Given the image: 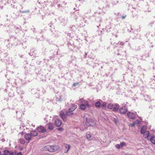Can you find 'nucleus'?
<instances>
[{"mask_svg": "<svg viewBox=\"0 0 155 155\" xmlns=\"http://www.w3.org/2000/svg\"><path fill=\"white\" fill-rule=\"evenodd\" d=\"M62 130V128H58V130Z\"/></svg>", "mask_w": 155, "mask_h": 155, "instance_id": "2f4dec72", "label": "nucleus"}, {"mask_svg": "<svg viewBox=\"0 0 155 155\" xmlns=\"http://www.w3.org/2000/svg\"><path fill=\"white\" fill-rule=\"evenodd\" d=\"M149 134L150 133L148 131H146L145 133L143 134V137L145 138H147V139L149 140V139L148 138V137H149Z\"/></svg>", "mask_w": 155, "mask_h": 155, "instance_id": "f8f14e48", "label": "nucleus"}, {"mask_svg": "<svg viewBox=\"0 0 155 155\" xmlns=\"http://www.w3.org/2000/svg\"><path fill=\"white\" fill-rule=\"evenodd\" d=\"M48 128L50 130H53L54 129V127L53 124L52 123H49L48 124Z\"/></svg>", "mask_w": 155, "mask_h": 155, "instance_id": "f3484780", "label": "nucleus"}, {"mask_svg": "<svg viewBox=\"0 0 155 155\" xmlns=\"http://www.w3.org/2000/svg\"><path fill=\"white\" fill-rule=\"evenodd\" d=\"M115 146L118 149H120L121 148L120 144H116Z\"/></svg>", "mask_w": 155, "mask_h": 155, "instance_id": "5701e85b", "label": "nucleus"}, {"mask_svg": "<svg viewBox=\"0 0 155 155\" xmlns=\"http://www.w3.org/2000/svg\"><path fill=\"white\" fill-rule=\"evenodd\" d=\"M146 127L145 126H143L142 127L141 131L140 133L142 134H143L144 133H145L146 132Z\"/></svg>", "mask_w": 155, "mask_h": 155, "instance_id": "2eb2a0df", "label": "nucleus"}, {"mask_svg": "<svg viewBox=\"0 0 155 155\" xmlns=\"http://www.w3.org/2000/svg\"><path fill=\"white\" fill-rule=\"evenodd\" d=\"M127 115L129 118L132 119H134L135 117V114L133 112H128L127 113Z\"/></svg>", "mask_w": 155, "mask_h": 155, "instance_id": "0eeeda50", "label": "nucleus"}, {"mask_svg": "<svg viewBox=\"0 0 155 155\" xmlns=\"http://www.w3.org/2000/svg\"><path fill=\"white\" fill-rule=\"evenodd\" d=\"M17 113H18V111H16V114H17Z\"/></svg>", "mask_w": 155, "mask_h": 155, "instance_id": "58836bf2", "label": "nucleus"}, {"mask_svg": "<svg viewBox=\"0 0 155 155\" xmlns=\"http://www.w3.org/2000/svg\"><path fill=\"white\" fill-rule=\"evenodd\" d=\"M65 147L66 149L65 150V152L67 153L68 152V150L70 149V145L69 144H66L65 145Z\"/></svg>", "mask_w": 155, "mask_h": 155, "instance_id": "dca6fc26", "label": "nucleus"}, {"mask_svg": "<svg viewBox=\"0 0 155 155\" xmlns=\"http://www.w3.org/2000/svg\"><path fill=\"white\" fill-rule=\"evenodd\" d=\"M137 123L138 124H139V123H140V121H139V120H137Z\"/></svg>", "mask_w": 155, "mask_h": 155, "instance_id": "473e14b6", "label": "nucleus"}, {"mask_svg": "<svg viewBox=\"0 0 155 155\" xmlns=\"http://www.w3.org/2000/svg\"><path fill=\"white\" fill-rule=\"evenodd\" d=\"M84 121L86 123V125L88 126H93L92 125H91V123H92L93 120L91 119L88 120L86 116H84L83 117Z\"/></svg>", "mask_w": 155, "mask_h": 155, "instance_id": "20e7f679", "label": "nucleus"}, {"mask_svg": "<svg viewBox=\"0 0 155 155\" xmlns=\"http://www.w3.org/2000/svg\"><path fill=\"white\" fill-rule=\"evenodd\" d=\"M114 122L115 123H116L117 122V120L116 118H114Z\"/></svg>", "mask_w": 155, "mask_h": 155, "instance_id": "c85d7f7f", "label": "nucleus"}, {"mask_svg": "<svg viewBox=\"0 0 155 155\" xmlns=\"http://www.w3.org/2000/svg\"><path fill=\"white\" fill-rule=\"evenodd\" d=\"M120 146H121V148L123 146H125L126 145L125 143L124 142L121 143H120Z\"/></svg>", "mask_w": 155, "mask_h": 155, "instance_id": "4be33fe9", "label": "nucleus"}, {"mask_svg": "<svg viewBox=\"0 0 155 155\" xmlns=\"http://www.w3.org/2000/svg\"><path fill=\"white\" fill-rule=\"evenodd\" d=\"M106 103L105 102H103L102 104V105L103 107H105L106 106Z\"/></svg>", "mask_w": 155, "mask_h": 155, "instance_id": "a878e982", "label": "nucleus"}, {"mask_svg": "<svg viewBox=\"0 0 155 155\" xmlns=\"http://www.w3.org/2000/svg\"><path fill=\"white\" fill-rule=\"evenodd\" d=\"M16 155H22L21 153L19 152L17 153Z\"/></svg>", "mask_w": 155, "mask_h": 155, "instance_id": "cd10ccee", "label": "nucleus"}, {"mask_svg": "<svg viewBox=\"0 0 155 155\" xmlns=\"http://www.w3.org/2000/svg\"><path fill=\"white\" fill-rule=\"evenodd\" d=\"M37 130L39 132L41 133H44L46 131V130L44 127L41 126L38 127L37 128Z\"/></svg>", "mask_w": 155, "mask_h": 155, "instance_id": "6e6552de", "label": "nucleus"}, {"mask_svg": "<svg viewBox=\"0 0 155 155\" xmlns=\"http://www.w3.org/2000/svg\"><path fill=\"white\" fill-rule=\"evenodd\" d=\"M10 151L5 150L4 151V153L5 155H9Z\"/></svg>", "mask_w": 155, "mask_h": 155, "instance_id": "aec40b11", "label": "nucleus"}, {"mask_svg": "<svg viewBox=\"0 0 155 155\" xmlns=\"http://www.w3.org/2000/svg\"><path fill=\"white\" fill-rule=\"evenodd\" d=\"M1 151H0V155H1Z\"/></svg>", "mask_w": 155, "mask_h": 155, "instance_id": "c9c22d12", "label": "nucleus"}, {"mask_svg": "<svg viewBox=\"0 0 155 155\" xmlns=\"http://www.w3.org/2000/svg\"><path fill=\"white\" fill-rule=\"evenodd\" d=\"M86 136L87 138V139L90 138L91 137V135L89 134H87L86 135Z\"/></svg>", "mask_w": 155, "mask_h": 155, "instance_id": "393cba45", "label": "nucleus"}, {"mask_svg": "<svg viewBox=\"0 0 155 155\" xmlns=\"http://www.w3.org/2000/svg\"><path fill=\"white\" fill-rule=\"evenodd\" d=\"M113 106L114 105L112 104H110L108 105L107 107L108 108L111 109H113Z\"/></svg>", "mask_w": 155, "mask_h": 155, "instance_id": "412c9836", "label": "nucleus"}, {"mask_svg": "<svg viewBox=\"0 0 155 155\" xmlns=\"http://www.w3.org/2000/svg\"><path fill=\"white\" fill-rule=\"evenodd\" d=\"M149 140L153 144H155V136L152 135Z\"/></svg>", "mask_w": 155, "mask_h": 155, "instance_id": "ddd939ff", "label": "nucleus"}, {"mask_svg": "<svg viewBox=\"0 0 155 155\" xmlns=\"http://www.w3.org/2000/svg\"><path fill=\"white\" fill-rule=\"evenodd\" d=\"M130 125H131V126L132 127H133L134 126V125H135V123H133V124H130Z\"/></svg>", "mask_w": 155, "mask_h": 155, "instance_id": "c756f323", "label": "nucleus"}, {"mask_svg": "<svg viewBox=\"0 0 155 155\" xmlns=\"http://www.w3.org/2000/svg\"><path fill=\"white\" fill-rule=\"evenodd\" d=\"M77 107V106L75 104H73L70 108H69L68 110L66 112L67 115L70 116L72 115L73 113V112L75 110Z\"/></svg>", "mask_w": 155, "mask_h": 155, "instance_id": "7ed1b4c3", "label": "nucleus"}, {"mask_svg": "<svg viewBox=\"0 0 155 155\" xmlns=\"http://www.w3.org/2000/svg\"><path fill=\"white\" fill-rule=\"evenodd\" d=\"M16 153L12 152V151H10L9 155H15Z\"/></svg>", "mask_w": 155, "mask_h": 155, "instance_id": "b1692460", "label": "nucleus"}, {"mask_svg": "<svg viewBox=\"0 0 155 155\" xmlns=\"http://www.w3.org/2000/svg\"><path fill=\"white\" fill-rule=\"evenodd\" d=\"M30 134L32 138L38 135V133L37 132L34 130L31 131Z\"/></svg>", "mask_w": 155, "mask_h": 155, "instance_id": "9d476101", "label": "nucleus"}, {"mask_svg": "<svg viewBox=\"0 0 155 155\" xmlns=\"http://www.w3.org/2000/svg\"><path fill=\"white\" fill-rule=\"evenodd\" d=\"M78 84H79V83L78 82H77L76 83H75L73 84V86H76L77 85H78Z\"/></svg>", "mask_w": 155, "mask_h": 155, "instance_id": "bb28decb", "label": "nucleus"}, {"mask_svg": "<svg viewBox=\"0 0 155 155\" xmlns=\"http://www.w3.org/2000/svg\"><path fill=\"white\" fill-rule=\"evenodd\" d=\"M119 111L121 114H126L127 111V108L126 107L123 106L120 108Z\"/></svg>", "mask_w": 155, "mask_h": 155, "instance_id": "39448f33", "label": "nucleus"}, {"mask_svg": "<svg viewBox=\"0 0 155 155\" xmlns=\"http://www.w3.org/2000/svg\"><path fill=\"white\" fill-rule=\"evenodd\" d=\"M119 108V105L118 104H116L114 105V106H113V111H117Z\"/></svg>", "mask_w": 155, "mask_h": 155, "instance_id": "9b49d317", "label": "nucleus"}, {"mask_svg": "<svg viewBox=\"0 0 155 155\" xmlns=\"http://www.w3.org/2000/svg\"><path fill=\"white\" fill-rule=\"evenodd\" d=\"M24 138L26 140L28 141H29L32 138L30 133L25 134L24 135Z\"/></svg>", "mask_w": 155, "mask_h": 155, "instance_id": "1a4fd4ad", "label": "nucleus"}, {"mask_svg": "<svg viewBox=\"0 0 155 155\" xmlns=\"http://www.w3.org/2000/svg\"><path fill=\"white\" fill-rule=\"evenodd\" d=\"M60 115L61 117L63 120H64L65 118V115L64 112L61 111L60 113Z\"/></svg>", "mask_w": 155, "mask_h": 155, "instance_id": "4468645a", "label": "nucleus"}, {"mask_svg": "<svg viewBox=\"0 0 155 155\" xmlns=\"http://www.w3.org/2000/svg\"><path fill=\"white\" fill-rule=\"evenodd\" d=\"M79 101H80L81 105L80 106V108L82 110H85L87 108H88L90 107L89 104L88 102L86 100H84L83 99H80Z\"/></svg>", "mask_w": 155, "mask_h": 155, "instance_id": "f03ea898", "label": "nucleus"}, {"mask_svg": "<svg viewBox=\"0 0 155 155\" xmlns=\"http://www.w3.org/2000/svg\"><path fill=\"white\" fill-rule=\"evenodd\" d=\"M20 150H22V148H21V149H20Z\"/></svg>", "mask_w": 155, "mask_h": 155, "instance_id": "4c0bfd02", "label": "nucleus"}, {"mask_svg": "<svg viewBox=\"0 0 155 155\" xmlns=\"http://www.w3.org/2000/svg\"><path fill=\"white\" fill-rule=\"evenodd\" d=\"M1 155H5V154H4V153H3V154H1Z\"/></svg>", "mask_w": 155, "mask_h": 155, "instance_id": "f704fd0d", "label": "nucleus"}, {"mask_svg": "<svg viewBox=\"0 0 155 155\" xmlns=\"http://www.w3.org/2000/svg\"><path fill=\"white\" fill-rule=\"evenodd\" d=\"M19 141L20 143L22 144H24L25 143V141L23 139H20L19 140Z\"/></svg>", "mask_w": 155, "mask_h": 155, "instance_id": "6ab92c4d", "label": "nucleus"}, {"mask_svg": "<svg viewBox=\"0 0 155 155\" xmlns=\"http://www.w3.org/2000/svg\"><path fill=\"white\" fill-rule=\"evenodd\" d=\"M126 17V16H122V19H123L125 18Z\"/></svg>", "mask_w": 155, "mask_h": 155, "instance_id": "7c9ffc66", "label": "nucleus"}, {"mask_svg": "<svg viewBox=\"0 0 155 155\" xmlns=\"http://www.w3.org/2000/svg\"><path fill=\"white\" fill-rule=\"evenodd\" d=\"M58 149V147L57 146L47 145L45 146L43 148H42V150L45 151L54 152L57 151Z\"/></svg>", "mask_w": 155, "mask_h": 155, "instance_id": "f257e3e1", "label": "nucleus"}, {"mask_svg": "<svg viewBox=\"0 0 155 155\" xmlns=\"http://www.w3.org/2000/svg\"><path fill=\"white\" fill-rule=\"evenodd\" d=\"M29 12L28 11H25V12Z\"/></svg>", "mask_w": 155, "mask_h": 155, "instance_id": "e433bc0d", "label": "nucleus"}, {"mask_svg": "<svg viewBox=\"0 0 155 155\" xmlns=\"http://www.w3.org/2000/svg\"><path fill=\"white\" fill-rule=\"evenodd\" d=\"M95 106L97 107H99L101 106V104H100V102H99V101L96 102L95 103Z\"/></svg>", "mask_w": 155, "mask_h": 155, "instance_id": "a211bd4d", "label": "nucleus"}, {"mask_svg": "<svg viewBox=\"0 0 155 155\" xmlns=\"http://www.w3.org/2000/svg\"><path fill=\"white\" fill-rule=\"evenodd\" d=\"M120 44L121 45H123L124 44L123 43H120Z\"/></svg>", "mask_w": 155, "mask_h": 155, "instance_id": "72a5a7b5", "label": "nucleus"}, {"mask_svg": "<svg viewBox=\"0 0 155 155\" xmlns=\"http://www.w3.org/2000/svg\"><path fill=\"white\" fill-rule=\"evenodd\" d=\"M54 124L57 126L59 127L61 124V121L59 119H57L55 120Z\"/></svg>", "mask_w": 155, "mask_h": 155, "instance_id": "423d86ee", "label": "nucleus"}]
</instances>
